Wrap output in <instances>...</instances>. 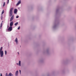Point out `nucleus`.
<instances>
[{"instance_id":"nucleus-7","label":"nucleus","mask_w":76,"mask_h":76,"mask_svg":"<svg viewBox=\"0 0 76 76\" xmlns=\"http://www.w3.org/2000/svg\"><path fill=\"white\" fill-rule=\"evenodd\" d=\"M21 3V0H19V1H18L16 4V6H17L18 5H19Z\"/></svg>"},{"instance_id":"nucleus-23","label":"nucleus","mask_w":76,"mask_h":76,"mask_svg":"<svg viewBox=\"0 0 76 76\" xmlns=\"http://www.w3.org/2000/svg\"><path fill=\"white\" fill-rule=\"evenodd\" d=\"M18 54H19V53L18 52Z\"/></svg>"},{"instance_id":"nucleus-2","label":"nucleus","mask_w":76,"mask_h":76,"mask_svg":"<svg viewBox=\"0 0 76 76\" xmlns=\"http://www.w3.org/2000/svg\"><path fill=\"white\" fill-rule=\"evenodd\" d=\"M13 7L11 8L10 10V16L11 17L12 15V11L13 10Z\"/></svg>"},{"instance_id":"nucleus-4","label":"nucleus","mask_w":76,"mask_h":76,"mask_svg":"<svg viewBox=\"0 0 76 76\" xmlns=\"http://www.w3.org/2000/svg\"><path fill=\"white\" fill-rule=\"evenodd\" d=\"M12 26H10V27H9V28L8 29V31H11L12 30Z\"/></svg>"},{"instance_id":"nucleus-13","label":"nucleus","mask_w":76,"mask_h":76,"mask_svg":"<svg viewBox=\"0 0 76 76\" xmlns=\"http://www.w3.org/2000/svg\"><path fill=\"white\" fill-rule=\"evenodd\" d=\"M5 2H4V4H3V6L4 7L5 6Z\"/></svg>"},{"instance_id":"nucleus-8","label":"nucleus","mask_w":76,"mask_h":76,"mask_svg":"<svg viewBox=\"0 0 76 76\" xmlns=\"http://www.w3.org/2000/svg\"><path fill=\"white\" fill-rule=\"evenodd\" d=\"M18 70H17V71H16L15 73V76H18Z\"/></svg>"},{"instance_id":"nucleus-10","label":"nucleus","mask_w":76,"mask_h":76,"mask_svg":"<svg viewBox=\"0 0 76 76\" xmlns=\"http://www.w3.org/2000/svg\"><path fill=\"white\" fill-rule=\"evenodd\" d=\"M15 41L16 42V44H18V39H17V38H16V39L15 40Z\"/></svg>"},{"instance_id":"nucleus-12","label":"nucleus","mask_w":76,"mask_h":76,"mask_svg":"<svg viewBox=\"0 0 76 76\" xmlns=\"http://www.w3.org/2000/svg\"><path fill=\"white\" fill-rule=\"evenodd\" d=\"M18 22H17L16 23H15V26H17V25H18Z\"/></svg>"},{"instance_id":"nucleus-22","label":"nucleus","mask_w":76,"mask_h":76,"mask_svg":"<svg viewBox=\"0 0 76 76\" xmlns=\"http://www.w3.org/2000/svg\"><path fill=\"white\" fill-rule=\"evenodd\" d=\"M2 18H1V19H2Z\"/></svg>"},{"instance_id":"nucleus-15","label":"nucleus","mask_w":76,"mask_h":76,"mask_svg":"<svg viewBox=\"0 0 76 76\" xmlns=\"http://www.w3.org/2000/svg\"><path fill=\"white\" fill-rule=\"evenodd\" d=\"M5 54H7V51H6V50L5 51Z\"/></svg>"},{"instance_id":"nucleus-16","label":"nucleus","mask_w":76,"mask_h":76,"mask_svg":"<svg viewBox=\"0 0 76 76\" xmlns=\"http://www.w3.org/2000/svg\"><path fill=\"white\" fill-rule=\"evenodd\" d=\"M2 23H1V27L2 26Z\"/></svg>"},{"instance_id":"nucleus-9","label":"nucleus","mask_w":76,"mask_h":76,"mask_svg":"<svg viewBox=\"0 0 76 76\" xmlns=\"http://www.w3.org/2000/svg\"><path fill=\"white\" fill-rule=\"evenodd\" d=\"M17 9H15L14 10V13H17Z\"/></svg>"},{"instance_id":"nucleus-17","label":"nucleus","mask_w":76,"mask_h":76,"mask_svg":"<svg viewBox=\"0 0 76 76\" xmlns=\"http://www.w3.org/2000/svg\"><path fill=\"white\" fill-rule=\"evenodd\" d=\"M19 71L20 73V74L21 73V70H19Z\"/></svg>"},{"instance_id":"nucleus-18","label":"nucleus","mask_w":76,"mask_h":76,"mask_svg":"<svg viewBox=\"0 0 76 76\" xmlns=\"http://www.w3.org/2000/svg\"><path fill=\"white\" fill-rule=\"evenodd\" d=\"M20 26H19L18 28V29H20Z\"/></svg>"},{"instance_id":"nucleus-20","label":"nucleus","mask_w":76,"mask_h":76,"mask_svg":"<svg viewBox=\"0 0 76 76\" xmlns=\"http://www.w3.org/2000/svg\"><path fill=\"white\" fill-rule=\"evenodd\" d=\"M0 76H2V73H1Z\"/></svg>"},{"instance_id":"nucleus-5","label":"nucleus","mask_w":76,"mask_h":76,"mask_svg":"<svg viewBox=\"0 0 76 76\" xmlns=\"http://www.w3.org/2000/svg\"><path fill=\"white\" fill-rule=\"evenodd\" d=\"M14 18V15H13L11 17V18H10V21L11 22V21H12V20H13V19Z\"/></svg>"},{"instance_id":"nucleus-3","label":"nucleus","mask_w":76,"mask_h":76,"mask_svg":"<svg viewBox=\"0 0 76 76\" xmlns=\"http://www.w3.org/2000/svg\"><path fill=\"white\" fill-rule=\"evenodd\" d=\"M13 76V74L11 73H10L8 75L7 73H6V76Z\"/></svg>"},{"instance_id":"nucleus-24","label":"nucleus","mask_w":76,"mask_h":76,"mask_svg":"<svg viewBox=\"0 0 76 76\" xmlns=\"http://www.w3.org/2000/svg\"><path fill=\"white\" fill-rule=\"evenodd\" d=\"M17 64H18V63H17Z\"/></svg>"},{"instance_id":"nucleus-6","label":"nucleus","mask_w":76,"mask_h":76,"mask_svg":"<svg viewBox=\"0 0 76 76\" xmlns=\"http://www.w3.org/2000/svg\"><path fill=\"white\" fill-rule=\"evenodd\" d=\"M13 24V21H11L10 23V25L11 26H12Z\"/></svg>"},{"instance_id":"nucleus-1","label":"nucleus","mask_w":76,"mask_h":76,"mask_svg":"<svg viewBox=\"0 0 76 76\" xmlns=\"http://www.w3.org/2000/svg\"><path fill=\"white\" fill-rule=\"evenodd\" d=\"M2 47H1L0 49V54L1 55V57H3L4 54L3 51L2 50Z\"/></svg>"},{"instance_id":"nucleus-11","label":"nucleus","mask_w":76,"mask_h":76,"mask_svg":"<svg viewBox=\"0 0 76 76\" xmlns=\"http://www.w3.org/2000/svg\"><path fill=\"white\" fill-rule=\"evenodd\" d=\"M19 66H21V61H19Z\"/></svg>"},{"instance_id":"nucleus-21","label":"nucleus","mask_w":76,"mask_h":76,"mask_svg":"<svg viewBox=\"0 0 76 76\" xmlns=\"http://www.w3.org/2000/svg\"><path fill=\"white\" fill-rule=\"evenodd\" d=\"M16 18H18L19 16H16Z\"/></svg>"},{"instance_id":"nucleus-14","label":"nucleus","mask_w":76,"mask_h":76,"mask_svg":"<svg viewBox=\"0 0 76 76\" xmlns=\"http://www.w3.org/2000/svg\"><path fill=\"white\" fill-rule=\"evenodd\" d=\"M4 10H3L2 12V15H3V14L4 13Z\"/></svg>"},{"instance_id":"nucleus-19","label":"nucleus","mask_w":76,"mask_h":76,"mask_svg":"<svg viewBox=\"0 0 76 76\" xmlns=\"http://www.w3.org/2000/svg\"><path fill=\"white\" fill-rule=\"evenodd\" d=\"M9 0H8L7 4H8V3H9Z\"/></svg>"}]
</instances>
